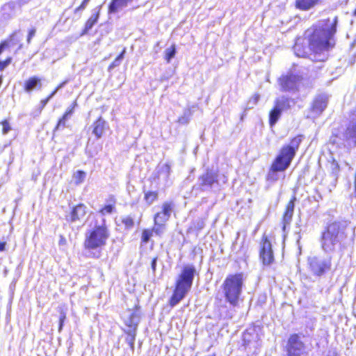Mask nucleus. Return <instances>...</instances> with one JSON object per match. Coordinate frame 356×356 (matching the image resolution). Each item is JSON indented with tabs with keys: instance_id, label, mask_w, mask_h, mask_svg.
I'll list each match as a JSON object with an SVG mask.
<instances>
[{
	"instance_id": "1",
	"label": "nucleus",
	"mask_w": 356,
	"mask_h": 356,
	"mask_svg": "<svg viewBox=\"0 0 356 356\" xmlns=\"http://www.w3.org/2000/svg\"><path fill=\"white\" fill-rule=\"evenodd\" d=\"M337 22V17L332 22L330 18H327L323 24L312 25L306 31L308 47L312 53L321 54L335 47Z\"/></svg>"
},
{
	"instance_id": "2",
	"label": "nucleus",
	"mask_w": 356,
	"mask_h": 356,
	"mask_svg": "<svg viewBox=\"0 0 356 356\" xmlns=\"http://www.w3.org/2000/svg\"><path fill=\"white\" fill-rule=\"evenodd\" d=\"M302 140V136L297 135L290 139L289 144L284 145L280 148L270 165L268 177L271 173L284 172L291 165Z\"/></svg>"
},
{
	"instance_id": "3",
	"label": "nucleus",
	"mask_w": 356,
	"mask_h": 356,
	"mask_svg": "<svg viewBox=\"0 0 356 356\" xmlns=\"http://www.w3.org/2000/svg\"><path fill=\"white\" fill-rule=\"evenodd\" d=\"M195 273L196 269L193 265L188 264L183 267L177 278L175 288L169 301L171 307L176 306L190 291Z\"/></svg>"
},
{
	"instance_id": "4",
	"label": "nucleus",
	"mask_w": 356,
	"mask_h": 356,
	"mask_svg": "<svg viewBox=\"0 0 356 356\" xmlns=\"http://www.w3.org/2000/svg\"><path fill=\"white\" fill-rule=\"evenodd\" d=\"M352 119L346 124L343 135L333 132L329 138L328 143L336 148L344 146V142L356 147V109L351 111Z\"/></svg>"
},
{
	"instance_id": "5",
	"label": "nucleus",
	"mask_w": 356,
	"mask_h": 356,
	"mask_svg": "<svg viewBox=\"0 0 356 356\" xmlns=\"http://www.w3.org/2000/svg\"><path fill=\"white\" fill-rule=\"evenodd\" d=\"M243 285L241 274L229 275L224 280L222 285L223 294L226 301L232 306L236 307L238 305Z\"/></svg>"
},
{
	"instance_id": "6",
	"label": "nucleus",
	"mask_w": 356,
	"mask_h": 356,
	"mask_svg": "<svg viewBox=\"0 0 356 356\" xmlns=\"http://www.w3.org/2000/svg\"><path fill=\"white\" fill-rule=\"evenodd\" d=\"M108 233L105 224L95 225L86 236L84 246L86 250H95L106 244Z\"/></svg>"
},
{
	"instance_id": "7",
	"label": "nucleus",
	"mask_w": 356,
	"mask_h": 356,
	"mask_svg": "<svg viewBox=\"0 0 356 356\" xmlns=\"http://www.w3.org/2000/svg\"><path fill=\"white\" fill-rule=\"evenodd\" d=\"M339 227L338 224H329L321 236V247L323 250L330 253L335 250L339 243Z\"/></svg>"
},
{
	"instance_id": "8",
	"label": "nucleus",
	"mask_w": 356,
	"mask_h": 356,
	"mask_svg": "<svg viewBox=\"0 0 356 356\" xmlns=\"http://www.w3.org/2000/svg\"><path fill=\"white\" fill-rule=\"evenodd\" d=\"M303 80L302 74L289 71L280 77L278 83L282 92L294 93L299 91V85Z\"/></svg>"
},
{
	"instance_id": "9",
	"label": "nucleus",
	"mask_w": 356,
	"mask_h": 356,
	"mask_svg": "<svg viewBox=\"0 0 356 356\" xmlns=\"http://www.w3.org/2000/svg\"><path fill=\"white\" fill-rule=\"evenodd\" d=\"M294 104L295 102L287 97H282L275 100L273 106L268 113V124L273 127L278 122L283 111L289 110L291 108V103Z\"/></svg>"
},
{
	"instance_id": "10",
	"label": "nucleus",
	"mask_w": 356,
	"mask_h": 356,
	"mask_svg": "<svg viewBox=\"0 0 356 356\" xmlns=\"http://www.w3.org/2000/svg\"><path fill=\"white\" fill-rule=\"evenodd\" d=\"M331 259L330 257L326 258L316 256L309 257L307 262L309 270L315 276H322L325 272L330 270Z\"/></svg>"
},
{
	"instance_id": "11",
	"label": "nucleus",
	"mask_w": 356,
	"mask_h": 356,
	"mask_svg": "<svg viewBox=\"0 0 356 356\" xmlns=\"http://www.w3.org/2000/svg\"><path fill=\"white\" fill-rule=\"evenodd\" d=\"M260 245V259L264 266H270L274 261L272 245L266 237H264Z\"/></svg>"
},
{
	"instance_id": "12",
	"label": "nucleus",
	"mask_w": 356,
	"mask_h": 356,
	"mask_svg": "<svg viewBox=\"0 0 356 356\" xmlns=\"http://www.w3.org/2000/svg\"><path fill=\"white\" fill-rule=\"evenodd\" d=\"M199 180L202 189L211 188L213 185L218 184V172L213 170L207 169L199 177Z\"/></svg>"
},
{
	"instance_id": "13",
	"label": "nucleus",
	"mask_w": 356,
	"mask_h": 356,
	"mask_svg": "<svg viewBox=\"0 0 356 356\" xmlns=\"http://www.w3.org/2000/svg\"><path fill=\"white\" fill-rule=\"evenodd\" d=\"M175 204L172 202H165L163 203L161 210L154 215V222H165L170 220V216L174 213Z\"/></svg>"
},
{
	"instance_id": "14",
	"label": "nucleus",
	"mask_w": 356,
	"mask_h": 356,
	"mask_svg": "<svg viewBox=\"0 0 356 356\" xmlns=\"http://www.w3.org/2000/svg\"><path fill=\"white\" fill-rule=\"evenodd\" d=\"M328 99V96L325 94L316 96L313 100L311 111L316 114H321L327 106Z\"/></svg>"
},
{
	"instance_id": "15",
	"label": "nucleus",
	"mask_w": 356,
	"mask_h": 356,
	"mask_svg": "<svg viewBox=\"0 0 356 356\" xmlns=\"http://www.w3.org/2000/svg\"><path fill=\"white\" fill-rule=\"evenodd\" d=\"M296 200L297 197L294 194L286 203L282 216V222H289L292 220Z\"/></svg>"
},
{
	"instance_id": "16",
	"label": "nucleus",
	"mask_w": 356,
	"mask_h": 356,
	"mask_svg": "<svg viewBox=\"0 0 356 356\" xmlns=\"http://www.w3.org/2000/svg\"><path fill=\"white\" fill-rule=\"evenodd\" d=\"M87 210L85 204L80 203L74 206L70 212V219L72 221L83 220L86 216Z\"/></svg>"
},
{
	"instance_id": "17",
	"label": "nucleus",
	"mask_w": 356,
	"mask_h": 356,
	"mask_svg": "<svg viewBox=\"0 0 356 356\" xmlns=\"http://www.w3.org/2000/svg\"><path fill=\"white\" fill-rule=\"evenodd\" d=\"M42 87V79L37 76H32L27 79L23 85V89L26 92H31L33 90H39Z\"/></svg>"
},
{
	"instance_id": "18",
	"label": "nucleus",
	"mask_w": 356,
	"mask_h": 356,
	"mask_svg": "<svg viewBox=\"0 0 356 356\" xmlns=\"http://www.w3.org/2000/svg\"><path fill=\"white\" fill-rule=\"evenodd\" d=\"M106 202V204L100 208L98 211L99 213H100L102 216L111 214L115 210L117 201L115 197L113 195H109Z\"/></svg>"
},
{
	"instance_id": "19",
	"label": "nucleus",
	"mask_w": 356,
	"mask_h": 356,
	"mask_svg": "<svg viewBox=\"0 0 356 356\" xmlns=\"http://www.w3.org/2000/svg\"><path fill=\"white\" fill-rule=\"evenodd\" d=\"M106 126V122L99 116L96 120H95L92 124V134H94L96 138H100L104 134V129Z\"/></svg>"
},
{
	"instance_id": "20",
	"label": "nucleus",
	"mask_w": 356,
	"mask_h": 356,
	"mask_svg": "<svg viewBox=\"0 0 356 356\" xmlns=\"http://www.w3.org/2000/svg\"><path fill=\"white\" fill-rule=\"evenodd\" d=\"M321 0H296L295 7L300 10L307 11L320 3Z\"/></svg>"
},
{
	"instance_id": "21",
	"label": "nucleus",
	"mask_w": 356,
	"mask_h": 356,
	"mask_svg": "<svg viewBox=\"0 0 356 356\" xmlns=\"http://www.w3.org/2000/svg\"><path fill=\"white\" fill-rule=\"evenodd\" d=\"M99 18V11L93 13L85 22L84 26L80 33L83 36L88 33L89 31L97 23Z\"/></svg>"
},
{
	"instance_id": "22",
	"label": "nucleus",
	"mask_w": 356,
	"mask_h": 356,
	"mask_svg": "<svg viewBox=\"0 0 356 356\" xmlns=\"http://www.w3.org/2000/svg\"><path fill=\"white\" fill-rule=\"evenodd\" d=\"M288 343L289 346L287 350L305 351V346L304 343L300 341V337L296 334L291 336Z\"/></svg>"
},
{
	"instance_id": "23",
	"label": "nucleus",
	"mask_w": 356,
	"mask_h": 356,
	"mask_svg": "<svg viewBox=\"0 0 356 356\" xmlns=\"http://www.w3.org/2000/svg\"><path fill=\"white\" fill-rule=\"evenodd\" d=\"M133 0H111L108 6V13H115L122 7H125Z\"/></svg>"
},
{
	"instance_id": "24",
	"label": "nucleus",
	"mask_w": 356,
	"mask_h": 356,
	"mask_svg": "<svg viewBox=\"0 0 356 356\" xmlns=\"http://www.w3.org/2000/svg\"><path fill=\"white\" fill-rule=\"evenodd\" d=\"M159 198V193L156 191H147L144 192V200L147 205L152 204Z\"/></svg>"
},
{
	"instance_id": "25",
	"label": "nucleus",
	"mask_w": 356,
	"mask_h": 356,
	"mask_svg": "<svg viewBox=\"0 0 356 356\" xmlns=\"http://www.w3.org/2000/svg\"><path fill=\"white\" fill-rule=\"evenodd\" d=\"M138 321L139 318L137 314L135 313H131L129 318L125 320V324L129 327V330L136 331Z\"/></svg>"
},
{
	"instance_id": "26",
	"label": "nucleus",
	"mask_w": 356,
	"mask_h": 356,
	"mask_svg": "<svg viewBox=\"0 0 356 356\" xmlns=\"http://www.w3.org/2000/svg\"><path fill=\"white\" fill-rule=\"evenodd\" d=\"M176 54V46L172 44L168 49L165 51L164 58L167 63H170L171 59L175 56Z\"/></svg>"
},
{
	"instance_id": "27",
	"label": "nucleus",
	"mask_w": 356,
	"mask_h": 356,
	"mask_svg": "<svg viewBox=\"0 0 356 356\" xmlns=\"http://www.w3.org/2000/svg\"><path fill=\"white\" fill-rule=\"evenodd\" d=\"M70 117H68L65 113H63V115L58 118L56 126L54 127V131H56L60 129V128H64L66 127V121L70 118Z\"/></svg>"
},
{
	"instance_id": "28",
	"label": "nucleus",
	"mask_w": 356,
	"mask_h": 356,
	"mask_svg": "<svg viewBox=\"0 0 356 356\" xmlns=\"http://www.w3.org/2000/svg\"><path fill=\"white\" fill-rule=\"evenodd\" d=\"M0 124L2 127L1 133L3 135L7 134L12 129L8 119H3V120H2L0 122Z\"/></svg>"
},
{
	"instance_id": "29",
	"label": "nucleus",
	"mask_w": 356,
	"mask_h": 356,
	"mask_svg": "<svg viewBox=\"0 0 356 356\" xmlns=\"http://www.w3.org/2000/svg\"><path fill=\"white\" fill-rule=\"evenodd\" d=\"M74 177L75 179V184L79 185L84 181L86 177V172L83 170H77L75 172Z\"/></svg>"
},
{
	"instance_id": "30",
	"label": "nucleus",
	"mask_w": 356,
	"mask_h": 356,
	"mask_svg": "<svg viewBox=\"0 0 356 356\" xmlns=\"http://www.w3.org/2000/svg\"><path fill=\"white\" fill-rule=\"evenodd\" d=\"M77 99H74L70 105V106L66 108L63 113H65L68 117H70L74 113L75 108L77 107Z\"/></svg>"
},
{
	"instance_id": "31",
	"label": "nucleus",
	"mask_w": 356,
	"mask_h": 356,
	"mask_svg": "<svg viewBox=\"0 0 356 356\" xmlns=\"http://www.w3.org/2000/svg\"><path fill=\"white\" fill-rule=\"evenodd\" d=\"M287 356H307L306 351L287 350Z\"/></svg>"
},
{
	"instance_id": "32",
	"label": "nucleus",
	"mask_w": 356,
	"mask_h": 356,
	"mask_svg": "<svg viewBox=\"0 0 356 356\" xmlns=\"http://www.w3.org/2000/svg\"><path fill=\"white\" fill-rule=\"evenodd\" d=\"M152 235V232L149 229H145L143 232L142 239L145 243H147Z\"/></svg>"
},
{
	"instance_id": "33",
	"label": "nucleus",
	"mask_w": 356,
	"mask_h": 356,
	"mask_svg": "<svg viewBox=\"0 0 356 356\" xmlns=\"http://www.w3.org/2000/svg\"><path fill=\"white\" fill-rule=\"evenodd\" d=\"M301 45L299 44H296L294 45V51L296 52V54L298 56H301V57H305L307 55V52L305 51H301L300 49H301Z\"/></svg>"
},
{
	"instance_id": "34",
	"label": "nucleus",
	"mask_w": 356,
	"mask_h": 356,
	"mask_svg": "<svg viewBox=\"0 0 356 356\" xmlns=\"http://www.w3.org/2000/svg\"><path fill=\"white\" fill-rule=\"evenodd\" d=\"M12 62L10 56L7 57L4 60H0V71L3 70Z\"/></svg>"
},
{
	"instance_id": "35",
	"label": "nucleus",
	"mask_w": 356,
	"mask_h": 356,
	"mask_svg": "<svg viewBox=\"0 0 356 356\" xmlns=\"http://www.w3.org/2000/svg\"><path fill=\"white\" fill-rule=\"evenodd\" d=\"M10 47L9 41L3 40L0 42V55Z\"/></svg>"
},
{
	"instance_id": "36",
	"label": "nucleus",
	"mask_w": 356,
	"mask_h": 356,
	"mask_svg": "<svg viewBox=\"0 0 356 356\" xmlns=\"http://www.w3.org/2000/svg\"><path fill=\"white\" fill-rule=\"evenodd\" d=\"M331 163L332 165L333 173H334L335 175H338L339 172L340 171V166L338 162L335 159H332Z\"/></svg>"
},
{
	"instance_id": "37",
	"label": "nucleus",
	"mask_w": 356,
	"mask_h": 356,
	"mask_svg": "<svg viewBox=\"0 0 356 356\" xmlns=\"http://www.w3.org/2000/svg\"><path fill=\"white\" fill-rule=\"evenodd\" d=\"M65 318H66V314L64 312H61L60 315V318H59L58 332H61Z\"/></svg>"
},
{
	"instance_id": "38",
	"label": "nucleus",
	"mask_w": 356,
	"mask_h": 356,
	"mask_svg": "<svg viewBox=\"0 0 356 356\" xmlns=\"http://www.w3.org/2000/svg\"><path fill=\"white\" fill-rule=\"evenodd\" d=\"M136 331L129 330V335L130 336V339L129 340V343H130L131 346H134V341H135V333Z\"/></svg>"
},
{
	"instance_id": "39",
	"label": "nucleus",
	"mask_w": 356,
	"mask_h": 356,
	"mask_svg": "<svg viewBox=\"0 0 356 356\" xmlns=\"http://www.w3.org/2000/svg\"><path fill=\"white\" fill-rule=\"evenodd\" d=\"M260 99L259 93H254L250 98V101L252 102L254 104H257Z\"/></svg>"
},
{
	"instance_id": "40",
	"label": "nucleus",
	"mask_w": 356,
	"mask_h": 356,
	"mask_svg": "<svg viewBox=\"0 0 356 356\" xmlns=\"http://www.w3.org/2000/svg\"><path fill=\"white\" fill-rule=\"evenodd\" d=\"M35 30L34 29H31L29 31L27 35V42L29 43L32 39V38L35 35Z\"/></svg>"
},
{
	"instance_id": "41",
	"label": "nucleus",
	"mask_w": 356,
	"mask_h": 356,
	"mask_svg": "<svg viewBox=\"0 0 356 356\" xmlns=\"http://www.w3.org/2000/svg\"><path fill=\"white\" fill-rule=\"evenodd\" d=\"M125 52H126V48L124 47L122 49V51L120 52V54L115 59L120 63V61L123 58Z\"/></svg>"
},
{
	"instance_id": "42",
	"label": "nucleus",
	"mask_w": 356,
	"mask_h": 356,
	"mask_svg": "<svg viewBox=\"0 0 356 356\" xmlns=\"http://www.w3.org/2000/svg\"><path fill=\"white\" fill-rule=\"evenodd\" d=\"M69 81H70L69 79H65V80L63 81L62 82H60L55 88L57 90H58L59 89L64 87Z\"/></svg>"
},
{
	"instance_id": "43",
	"label": "nucleus",
	"mask_w": 356,
	"mask_h": 356,
	"mask_svg": "<svg viewBox=\"0 0 356 356\" xmlns=\"http://www.w3.org/2000/svg\"><path fill=\"white\" fill-rule=\"evenodd\" d=\"M86 6H87V5H86V4H85L84 3L81 2V3H80V5H79L78 7H76V8H75V10H74V13H76V12H78V11H79V10H84V9L86 8Z\"/></svg>"
},
{
	"instance_id": "44",
	"label": "nucleus",
	"mask_w": 356,
	"mask_h": 356,
	"mask_svg": "<svg viewBox=\"0 0 356 356\" xmlns=\"http://www.w3.org/2000/svg\"><path fill=\"white\" fill-rule=\"evenodd\" d=\"M49 102V99L46 97L45 98L40 100V106L41 108H43L45 107L47 104Z\"/></svg>"
},
{
	"instance_id": "45",
	"label": "nucleus",
	"mask_w": 356,
	"mask_h": 356,
	"mask_svg": "<svg viewBox=\"0 0 356 356\" xmlns=\"http://www.w3.org/2000/svg\"><path fill=\"white\" fill-rule=\"evenodd\" d=\"M156 258H154L153 259V260L152 261V264H151V268H152V270L153 271V273L155 272L156 270Z\"/></svg>"
},
{
	"instance_id": "46",
	"label": "nucleus",
	"mask_w": 356,
	"mask_h": 356,
	"mask_svg": "<svg viewBox=\"0 0 356 356\" xmlns=\"http://www.w3.org/2000/svg\"><path fill=\"white\" fill-rule=\"evenodd\" d=\"M57 90L54 88V90L48 95L47 97L50 100L57 92Z\"/></svg>"
},
{
	"instance_id": "47",
	"label": "nucleus",
	"mask_w": 356,
	"mask_h": 356,
	"mask_svg": "<svg viewBox=\"0 0 356 356\" xmlns=\"http://www.w3.org/2000/svg\"><path fill=\"white\" fill-rule=\"evenodd\" d=\"M119 62L118 60H116L115 59L111 63V65H109V68H112V67H114L117 65H119Z\"/></svg>"
},
{
	"instance_id": "48",
	"label": "nucleus",
	"mask_w": 356,
	"mask_h": 356,
	"mask_svg": "<svg viewBox=\"0 0 356 356\" xmlns=\"http://www.w3.org/2000/svg\"><path fill=\"white\" fill-rule=\"evenodd\" d=\"M6 242L0 241V251H3L6 248Z\"/></svg>"
},
{
	"instance_id": "49",
	"label": "nucleus",
	"mask_w": 356,
	"mask_h": 356,
	"mask_svg": "<svg viewBox=\"0 0 356 356\" xmlns=\"http://www.w3.org/2000/svg\"><path fill=\"white\" fill-rule=\"evenodd\" d=\"M89 1L90 0H83L82 2L84 3L85 4L88 5Z\"/></svg>"
},
{
	"instance_id": "50",
	"label": "nucleus",
	"mask_w": 356,
	"mask_h": 356,
	"mask_svg": "<svg viewBox=\"0 0 356 356\" xmlns=\"http://www.w3.org/2000/svg\"><path fill=\"white\" fill-rule=\"evenodd\" d=\"M353 15L354 16H356V8H355V10H353Z\"/></svg>"
},
{
	"instance_id": "51",
	"label": "nucleus",
	"mask_w": 356,
	"mask_h": 356,
	"mask_svg": "<svg viewBox=\"0 0 356 356\" xmlns=\"http://www.w3.org/2000/svg\"><path fill=\"white\" fill-rule=\"evenodd\" d=\"M282 229L284 232H285L286 230V224H284L283 227H282Z\"/></svg>"
},
{
	"instance_id": "52",
	"label": "nucleus",
	"mask_w": 356,
	"mask_h": 356,
	"mask_svg": "<svg viewBox=\"0 0 356 356\" xmlns=\"http://www.w3.org/2000/svg\"><path fill=\"white\" fill-rule=\"evenodd\" d=\"M20 1H21L22 3H25L28 2V1H29V0H24V1L21 0Z\"/></svg>"
},
{
	"instance_id": "53",
	"label": "nucleus",
	"mask_w": 356,
	"mask_h": 356,
	"mask_svg": "<svg viewBox=\"0 0 356 356\" xmlns=\"http://www.w3.org/2000/svg\"><path fill=\"white\" fill-rule=\"evenodd\" d=\"M156 225H159V226H161L163 225V224H160V223H158V224H155Z\"/></svg>"
}]
</instances>
